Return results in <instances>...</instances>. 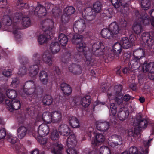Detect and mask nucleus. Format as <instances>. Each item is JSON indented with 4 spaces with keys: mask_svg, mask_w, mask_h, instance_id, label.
Segmentation results:
<instances>
[{
    "mask_svg": "<svg viewBox=\"0 0 154 154\" xmlns=\"http://www.w3.org/2000/svg\"><path fill=\"white\" fill-rule=\"evenodd\" d=\"M133 30L135 34H140L143 31L141 23H139L138 21L134 23L133 26Z\"/></svg>",
    "mask_w": 154,
    "mask_h": 154,
    "instance_id": "nucleus-33",
    "label": "nucleus"
},
{
    "mask_svg": "<svg viewBox=\"0 0 154 154\" xmlns=\"http://www.w3.org/2000/svg\"><path fill=\"white\" fill-rule=\"evenodd\" d=\"M7 96L9 98L13 99L17 96V93L16 91L13 89H8L6 93Z\"/></svg>",
    "mask_w": 154,
    "mask_h": 154,
    "instance_id": "nucleus-43",
    "label": "nucleus"
},
{
    "mask_svg": "<svg viewBox=\"0 0 154 154\" xmlns=\"http://www.w3.org/2000/svg\"><path fill=\"white\" fill-rule=\"evenodd\" d=\"M129 112L127 107H123L120 109L118 112L117 117L121 121H124L128 117Z\"/></svg>",
    "mask_w": 154,
    "mask_h": 154,
    "instance_id": "nucleus-18",
    "label": "nucleus"
},
{
    "mask_svg": "<svg viewBox=\"0 0 154 154\" xmlns=\"http://www.w3.org/2000/svg\"><path fill=\"white\" fill-rule=\"evenodd\" d=\"M143 70L145 72H154V62L149 63H144L143 66Z\"/></svg>",
    "mask_w": 154,
    "mask_h": 154,
    "instance_id": "nucleus-26",
    "label": "nucleus"
},
{
    "mask_svg": "<svg viewBox=\"0 0 154 154\" xmlns=\"http://www.w3.org/2000/svg\"><path fill=\"white\" fill-rule=\"evenodd\" d=\"M17 8L18 9H23L27 5L26 3L23 2L22 0H17Z\"/></svg>",
    "mask_w": 154,
    "mask_h": 154,
    "instance_id": "nucleus-58",
    "label": "nucleus"
},
{
    "mask_svg": "<svg viewBox=\"0 0 154 154\" xmlns=\"http://www.w3.org/2000/svg\"><path fill=\"white\" fill-rule=\"evenodd\" d=\"M53 98L51 96L49 95H45L43 100V103L45 105L49 106L52 103Z\"/></svg>",
    "mask_w": 154,
    "mask_h": 154,
    "instance_id": "nucleus-42",
    "label": "nucleus"
},
{
    "mask_svg": "<svg viewBox=\"0 0 154 154\" xmlns=\"http://www.w3.org/2000/svg\"><path fill=\"white\" fill-rule=\"evenodd\" d=\"M69 15L64 12L61 17V21L62 22L65 23L68 22L69 19Z\"/></svg>",
    "mask_w": 154,
    "mask_h": 154,
    "instance_id": "nucleus-62",
    "label": "nucleus"
},
{
    "mask_svg": "<svg viewBox=\"0 0 154 154\" xmlns=\"http://www.w3.org/2000/svg\"><path fill=\"white\" fill-rule=\"evenodd\" d=\"M75 9L72 6L66 7L65 8L64 10V12L69 15L72 14L75 12Z\"/></svg>",
    "mask_w": 154,
    "mask_h": 154,
    "instance_id": "nucleus-52",
    "label": "nucleus"
},
{
    "mask_svg": "<svg viewBox=\"0 0 154 154\" xmlns=\"http://www.w3.org/2000/svg\"><path fill=\"white\" fill-rule=\"evenodd\" d=\"M49 132L48 126L46 124H42L39 126L36 135L40 137L44 136L48 134Z\"/></svg>",
    "mask_w": 154,
    "mask_h": 154,
    "instance_id": "nucleus-17",
    "label": "nucleus"
},
{
    "mask_svg": "<svg viewBox=\"0 0 154 154\" xmlns=\"http://www.w3.org/2000/svg\"><path fill=\"white\" fill-rule=\"evenodd\" d=\"M133 55L134 60H139L142 57H144L145 54L143 49L138 48L133 51Z\"/></svg>",
    "mask_w": 154,
    "mask_h": 154,
    "instance_id": "nucleus-22",
    "label": "nucleus"
},
{
    "mask_svg": "<svg viewBox=\"0 0 154 154\" xmlns=\"http://www.w3.org/2000/svg\"><path fill=\"white\" fill-rule=\"evenodd\" d=\"M58 40L61 45L64 46L66 45L68 39L67 36L65 34L61 33L59 36Z\"/></svg>",
    "mask_w": 154,
    "mask_h": 154,
    "instance_id": "nucleus-39",
    "label": "nucleus"
},
{
    "mask_svg": "<svg viewBox=\"0 0 154 154\" xmlns=\"http://www.w3.org/2000/svg\"><path fill=\"white\" fill-rule=\"evenodd\" d=\"M39 76L42 83L43 84H46L48 80V76L47 73L44 71H41Z\"/></svg>",
    "mask_w": 154,
    "mask_h": 154,
    "instance_id": "nucleus-37",
    "label": "nucleus"
},
{
    "mask_svg": "<svg viewBox=\"0 0 154 154\" xmlns=\"http://www.w3.org/2000/svg\"><path fill=\"white\" fill-rule=\"evenodd\" d=\"M122 89V85H116L115 86L114 89V93L117 96V94L120 95L119 93H120Z\"/></svg>",
    "mask_w": 154,
    "mask_h": 154,
    "instance_id": "nucleus-57",
    "label": "nucleus"
},
{
    "mask_svg": "<svg viewBox=\"0 0 154 154\" xmlns=\"http://www.w3.org/2000/svg\"><path fill=\"white\" fill-rule=\"evenodd\" d=\"M108 142L109 146L114 147L121 145L122 143V140L120 136L115 135L109 138Z\"/></svg>",
    "mask_w": 154,
    "mask_h": 154,
    "instance_id": "nucleus-11",
    "label": "nucleus"
},
{
    "mask_svg": "<svg viewBox=\"0 0 154 154\" xmlns=\"http://www.w3.org/2000/svg\"><path fill=\"white\" fill-rule=\"evenodd\" d=\"M68 69L70 72L74 75L80 74L82 72V68L81 66L77 64H71L69 65Z\"/></svg>",
    "mask_w": 154,
    "mask_h": 154,
    "instance_id": "nucleus-15",
    "label": "nucleus"
},
{
    "mask_svg": "<svg viewBox=\"0 0 154 154\" xmlns=\"http://www.w3.org/2000/svg\"><path fill=\"white\" fill-rule=\"evenodd\" d=\"M2 73L3 75L5 76L9 77L11 75L12 71L10 69H5L2 71Z\"/></svg>",
    "mask_w": 154,
    "mask_h": 154,
    "instance_id": "nucleus-59",
    "label": "nucleus"
},
{
    "mask_svg": "<svg viewBox=\"0 0 154 154\" xmlns=\"http://www.w3.org/2000/svg\"><path fill=\"white\" fill-rule=\"evenodd\" d=\"M101 35L103 38L108 39L112 38L113 35L109 28L103 29L101 32Z\"/></svg>",
    "mask_w": 154,
    "mask_h": 154,
    "instance_id": "nucleus-32",
    "label": "nucleus"
},
{
    "mask_svg": "<svg viewBox=\"0 0 154 154\" xmlns=\"http://www.w3.org/2000/svg\"><path fill=\"white\" fill-rule=\"evenodd\" d=\"M66 58L68 60L79 62L81 61L82 57L80 56V54L72 55L68 54L66 55Z\"/></svg>",
    "mask_w": 154,
    "mask_h": 154,
    "instance_id": "nucleus-29",
    "label": "nucleus"
},
{
    "mask_svg": "<svg viewBox=\"0 0 154 154\" xmlns=\"http://www.w3.org/2000/svg\"><path fill=\"white\" fill-rule=\"evenodd\" d=\"M13 22L14 23H17L20 22L22 18L21 23L24 27H28L31 25V23L30 19L27 17H24L22 13H17L13 16Z\"/></svg>",
    "mask_w": 154,
    "mask_h": 154,
    "instance_id": "nucleus-6",
    "label": "nucleus"
},
{
    "mask_svg": "<svg viewBox=\"0 0 154 154\" xmlns=\"http://www.w3.org/2000/svg\"><path fill=\"white\" fill-rule=\"evenodd\" d=\"M93 8L95 13L99 12L101 8V3L99 1L96 2L93 5Z\"/></svg>",
    "mask_w": 154,
    "mask_h": 154,
    "instance_id": "nucleus-49",
    "label": "nucleus"
},
{
    "mask_svg": "<svg viewBox=\"0 0 154 154\" xmlns=\"http://www.w3.org/2000/svg\"><path fill=\"white\" fill-rule=\"evenodd\" d=\"M117 106L114 103H112L110 105V109L111 112L113 116H115L117 112Z\"/></svg>",
    "mask_w": 154,
    "mask_h": 154,
    "instance_id": "nucleus-55",
    "label": "nucleus"
},
{
    "mask_svg": "<svg viewBox=\"0 0 154 154\" xmlns=\"http://www.w3.org/2000/svg\"><path fill=\"white\" fill-rule=\"evenodd\" d=\"M7 137L8 141L12 144L15 143L17 141V138L13 136L11 134H8L7 135Z\"/></svg>",
    "mask_w": 154,
    "mask_h": 154,
    "instance_id": "nucleus-51",
    "label": "nucleus"
},
{
    "mask_svg": "<svg viewBox=\"0 0 154 154\" xmlns=\"http://www.w3.org/2000/svg\"><path fill=\"white\" fill-rule=\"evenodd\" d=\"M120 42L122 47L126 49L129 48L132 44L131 40L126 37L122 38L120 40Z\"/></svg>",
    "mask_w": 154,
    "mask_h": 154,
    "instance_id": "nucleus-27",
    "label": "nucleus"
},
{
    "mask_svg": "<svg viewBox=\"0 0 154 154\" xmlns=\"http://www.w3.org/2000/svg\"><path fill=\"white\" fill-rule=\"evenodd\" d=\"M43 121L45 122L49 123H51L52 120V113L49 112H46L43 113L42 114Z\"/></svg>",
    "mask_w": 154,
    "mask_h": 154,
    "instance_id": "nucleus-40",
    "label": "nucleus"
},
{
    "mask_svg": "<svg viewBox=\"0 0 154 154\" xmlns=\"http://www.w3.org/2000/svg\"><path fill=\"white\" fill-rule=\"evenodd\" d=\"M119 3L118 0L117 2H116V3L115 4V5H113L115 8H118L120 4L121 6H123L124 7H127L130 3L129 2H127L126 0H119Z\"/></svg>",
    "mask_w": 154,
    "mask_h": 154,
    "instance_id": "nucleus-44",
    "label": "nucleus"
},
{
    "mask_svg": "<svg viewBox=\"0 0 154 154\" xmlns=\"http://www.w3.org/2000/svg\"><path fill=\"white\" fill-rule=\"evenodd\" d=\"M60 88L63 93L66 95L70 94L72 90L70 86L65 83H62L61 84Z\"/></svg>",
    "mask_w": 154,
    "mask_h": 154,
    "instance_id": "nucleus-35",
    "label": "nucleus"
},
{
    "mask_svg": "<svg viewBox=\"0 0 154 154\" xmlns=\"http://www.w3.org/2000/svg\"><path fill=\"white\" fill-rule=\"evenodd\" d=\"M39 56V59L40 60L41 59L44 63L48 65L49 66H51L52 65V60L50 54L48 51H45L41 55Z\"/></svg>",
    "mask_w": 154,
    "mask_h": 154,
    "instance_id": "nucleus-20",
    "label": "nucleus"
},
{
    "mask_svg": "<svg viewBox=\"0 0 154 154\" xmlns=\"http://www.w3.org/2000/svg\"><path fill=\"white\" fill-rule=\"evenodd\" d=\"M149 14L152 18L150 20L151 25L154 27V9L151 10L149 12Z\"/></svg>",
    "mask_w": 154,
    "mask_h": 154,
    "instance_id": "nucleus-64",
    "label": "nucleus"
},
{
    "mask_svg": "<svg viewBox=\"0 0 154 154\" xmlns=\"http://www.w3.org/2000/svg\"><path fill=\"white\" fill-rule=\"evenodd\" d=\"M97 129L103 132L107 131L109 127V123L107 122H97L96 123Z\"/></svg>",
    "mask_w": 154,
    "mask_h": 154,
    "instance_id": "nucleus-21",
    "label": "nucleus"
},
{
    "mask_svg": "<svg viewBox=\"0 0 154 154\" xmlns=\"http://www.w3.org/2000/svg\"><path fill=\"white\" fill-rule=\"evenodd\" d=\"M129 154H139L140 151L137 147L132 146L129 148Z\"/></svg>",
    "mask_w": 154,
    "mask_h": 154,
    "instance_id": "nucleus-53",
    "label": "nucleus"
},
{
    "mask_svg": "<svg viewBox=\"0 0 154 154\" xmlns=\"http://www.w3.org/2000/svg\"><path fill=\"white\" fill-rule=\"evenodd\" d=\"M3 22L5 25L9 26L11 24L12 21L10 17L5 15L3 17Z\"/></svg>",
    "mask_w": 154,
    "mask_h": 154,
    "instance_id": "nucleus-48",
    "label": "nucleus"
},
{
    "mask_svg": "<svg viewBox=\"0 0 154 154\" xmlns=\"http://www.w3.org/2000/svg\"><path fill=\"white\" fill-rule=\"evenodd\" d=\"M122 46L121 44L116 42L114 44L112 47V51L114 54L118 56L121 53L122 49Z\"/></svg>",
    "mask_w": 154,
    "mask_h": 154,
    "instance_id": "nucleus-34",
    "label": "nucleus"
},
{
    "mask_svg": "<svg viewBox=\"0 0 154 154\" xmlns=\"http://www.w3.org/2000/svg\"><path fill=\"white\" fill-rule=\"evenodd\" d=\"M57 131L60 135L65 136H68L72 132L70 128L65 124L60 125L57 128Z\"/></svg>",
    "mask_w": 154,
    "mask_h": 154,
    "instance_id": "nucleus-12",
    "label": "nucleus"
},
{
    "mask_svg": "<svg viewBox=\"0 0 154 154\" xmlns=\"http://www.w3.org/2000/svg\"><path fill=\"white\" fill-rule=\"evenodd\" d=\"M83 37L82 35L76 34L74 35L72 39V42L73 44L77 45L82 41Z\"/></svg>",
    "mask_w": 154,
    "mask_h": 154,
    "instance_id": "nucleus-41",
    "label": "nucleus"
},
{
    "mask_svg": "<svg viewBox=\"0 0 154 154\" xmlns=\"http://www.w3.org/2000/svg\"><path fill=\"white\" fill-rule=\"evenodd\" d=\"M140 18L139 19L138 22L142 21V23L144 25H146L149 24V17L147 14H144L140 15Z\"/></svg>",
    "mask_w": 154,
    "mask_h": 154,
    "instance_id": "nucleus-45",
    "label": "nucleus"
},
{
    "mask_svg": "<svg viewBox=\"0 0 154 154\" xmlns=\"http://www.w3.org/2000/svg\"><path fill=\"white\" fill-rule=\"evenodd\" d=\"M77 143L76 138L73 134H71L68 137L67 140V144L68 147L75 146Z\"/></svg>",
    "mask_w": 154,
    "mask_h": 154,
    "instance_id": "nucleus-24",
    "label": "nucleus"
},
{
    "mask_svg": "<svg viewBox=\"0 0 154 154\" xmlns=\"http://www.w3.org/2000/svg\"><path fill=\"white\" fill-rule=\"evenodd\" d=\"M128 135L130 137H133L134 138L136 136H138V137H140V133L139 134H136L134 133V129H129L127 131Z\"/></svg>",
    "mask_w": 154,
    "mask_h": 154,
    "instance_id": "nucleus-56",
    "label": "nucleus"
},
{
    "mask_svg": "<svg viewBox=\"0 0 154 154\" xmlns=\"http://www.w3.org/2000/svg\"><path fill=\"white\" fill-rule=\"evenodd\" d=\"M40 58L39 55L38 53L34 54L32 56V60L35 64L30 65L28 67V73L31 77L35 76L38 72V65L40 63Z\"/></svg>",
    "mask_w": 154,
    "mask_h": 154,
    "instance_id": "nucleus-4",
    "label": "nucleus"
},
{
    "mask_svg": "<svg viewBox=\"0 0 154 154\" xmlns=\"http://www.w3.org/2000/svg\"><path fill=\"white\" fill-rule=\"evenodd\" d=\"M27 73H28V69H27L26 68L23 66H22L20 68L18 72V74L21 76H23Z\"/></svg>",
    "mask_w": 154,
    "mask_h": 154,
    "instance_id": "nucleus-50",
    "label": "nucleus"
},
{
    "mask_svg": "<svg viewBox=\"0 0 154 154\" xmlns=\"http://www.w3.org/2000/svg\"><path fill=\"white\" fill-rule=\"evenodd\" d=\"M150 140H148L147 141H145L144 142V144L145 146V150H143L142 152L144 154H147L148 152V147L149 146V144L150 143Z\"/></svg>",
    "mask_w": 154,
    "mask_h": 154,
    "instance_id": "nucleus-63",
    "label": "nucleus"
},
{
    "mask_svg": "<svg viewBox=\"0 0 154 154\" xmlns=\"http://www.w3.org/2000/svg\"><path fill=\"white\" fill-rule=\"evenodd\" d=\"M104 48V46L101 42H97L94 43L92 45V53H91L92 58L94 60L92 57V54L96 56H99L102 54Z\"/></svg>",
    "mask_w": 154,
    "mask_h": 154,
    "instance_id": "nucleus-7",
    "label": "nucleus"
},
{
    "mask_svg": "<svg viewBox=\"0 0 154 154\" xmlns=\"http://www.w3.org/2000/svg\"><path fill=\"white\" fill-rule=\"evenodd\" d=\"M35 82L32 80L26 81L24 85L23 91L27 94H32L35 92Z\"/></svg>",
    "mask_w": 154,
    "mask_h": 154,
    "instance_id": "nucleus-10",
    "label": "nucleus"
},
{
    "mask_svg": "<svg viewBox=\"0 0 154 154\" xmlns=\"http://www.w3.org/2000/svg\"><path fill=\"white\" fill-rule=\"evenodd\" d=\"M95 13L92 8L89 7L87 8L82 12V16L85 19L88 21H91L94 19Z\"/></svg>",
    "mask_w": 154,
    "mask_h": 154,
    "instance_id": "nucleus-14",
    "label": "nucleus"
},
{
    "mask_svg": "<svg viewBox=\"0 0 154 154\" xmlns=\"http://www.w3.org/2000/svg\"><path fill=\"white\" fill-rule=\"evenodd\" d=\"M69 123L70 125L73 128H77L79 126L78 119L75 117H71L69 118Z\"/></svg>",
    "mask_w": 154,
    "mask_h": 154,
    "instance_id": "nucleus-36",
    "label": "nucleus"
},
{
    "mask_svg": "<svg viewBox=\"0 0 154 154\" xmlns=\"http://www.w3.org/2000/svg\"><path fill=\"white\" fill-rule=\"evenodd\" d=\"M151 0H142L141 2V8L144 10L149 9L150 5Z\"/></svg>",
    "mask_w": 154,
    "mask_h": 154,
    "instance_id": "nucleus-46",
    "label": "nucleus"
},
{
    "mask_svg": "<svg viewBox=\"0 0 154 154\" xmlns=\"http://www.w3.org/2000/svg\"><path fill=\"white\" fill-rule=\"evenodd\" d=\"M148 121L146 119H143L140 115H138L134 119L133 123L134 126V133L136 134H139L140 131L146 128L148 125Z\"/></svg>",
    "mask_w": 154,
    "mask_h": 154,
    "instance_id": "nucleus-5",
    "label": "nucleus"
},
{
    "mask_svg": "<svg viewBox=\"0 0 154 154\" xmlns=\"http://www.w3.org/2000/svg\"><path fill=\"white\" fill-rule=\"evenodd\" d=\"M39 143L42 145H45L44 147L48 149H51V152L54 154H60V151L63 148V146L60 143L56 142L55 143H51L47 142V139L45 138H41L39 140Z\"/></svg>",
    "mask_w": 154,
    "mask_h": 154,
    "instance_id": "nucleus-2",
    "label": "nucleus"
},
{
    "mask_svg": "<svg viewBox=\"0 0 154 154\" xmlns=\"http://www.w3.org/2000/svg\"><path fill=\"white\" fill-rule=\"evenodd\" d=\"M96 154H111L110 149L107 146H102L98 148L95 149Z\"/></svg>",
    "mask_w": 154,
    "mask_h": 154,
    "instance_id": "nucleus-25",
    "label": "nucleus"
},
{
    "mask_svg": "<svg viewBox=\"0 0 154 154\" xmlns=\"http://www.w3.org/2000/svg\"><path fill=\"white\" fill-rule=\"evenodd\" d=\"M12 32L15 35V37L17 40V41H19L21 38V36L20 33L18 31V30L16 27H15L13 29Z\"/></svg>",
    "mask_w": 154,
    "mask_h": 154,
    "instance_id": "nucleus-54",
    "label": "nucleus"
},
{
    "mask_svg": "<svg viewBox=\"0 0 154 154\" xmlns=\"http://www.w3.org/2000/svg\"><path fill=\"white\" fill-rule=\"evenodd\" d=\"M50 49L52 54L57 53L59 51V45L57 42H52L50 45Z\"/></svg>",
    "mask_w": 154,
    "mask_h": 154,
    "instance_id": "nucleus-38",
    "label": "nucleus"
},
{
    "mask_svg": "<svg viewBox=\"0 0 154 154\" xmlns=\"http://www.w3.org/2000/svg\"><path fill=\"white\" fill-rule=\"evenodd\" d=\"M41 25L43 30L46 32L45 34L40 35L38 38V41L40 45L45 43L51 36L55 32L53 22L50 20H43Z\"/></svg>",
    "mask_w": 154,
    "mask_h": 154,
    "instance_id": "nucleus-1",
    "label": "nucleus"
},
{
    "mask_svg": "<svg viewBox=\"0 0 154 154\" xmlns=\"http://www.w3.org/2000/svg\"><path fill=\"white\" fill-rule=\"evenodd\" d=\"M109 29L113 35L119 33L120 30L119 25L116 22L112 23L109 25Z\"/></svg>",
    "mask_w": 154,
    "mask_h": 154,
    "instance_id": "nucleus-28",
    "label": "nucleus"
},
{
    "mask_svg": "<svg viewBox=\"0 0 154 154\" xmlns=\"http://www.w3.org/2000/svg\"><path fill=\"white\" fill-rule=\"evenodd\" d=\"M139 60H132L130 64H131V67L129 66V68H131V71H133L135 70L140 67V65L138 64V62Z\"/></svg>",
    "mask_w": 154,
    "mask_h": 154,
    "instance_id": "nucleus-47",
    "label": "nucleus"
},
{
    "mask_svg": "<svg viewBox=\"0 0 154 154\" xmlns=\"http://www.w3.org/2000/svg\"><path fill=\"white\" fill-rule=\"evenodd\" d=\"M27 133L26 128L23 126L19 127L17 130V135L18 138L22 139L26 136Z\"/></svg>",
    "mask_w": 154,
    "mask_h": 154,
    "instance_id": "nucleus-23",
    "label": "nucleus"
},
{
    "mask_svg": "<svg viewBox=\"0 0 154 154\" xmlns=\"http://www.w3.org/2000/svg\"><path fill=\"white\" fill-rule=\"evenodd\" d=\"M142 39L145 45L149 47H152L154 42V37L151 36L149 33H144L141 36Z\"/></svg>",
    "mask_w": 154,
    "mask_h": 154,
    "instance_id": "nucleus-13",
    "label": "nucleus"
},
{
    "mask_svg": "<svg viewBox=\"0 0 154 154\" xmlns=\"http://www.w3.org/2000/svg\"><path fill=\"white\" fill-rule=\"evenodd\" d=\"M91 101L90 96L87 95L81 99L80 104L83 107H86L90 105Z\"/></svg>",
    "mask_w": 154,
    "mask_h": 154,
    "instance_id": "nucleus-31",
    "label": "nucleus"
},
{
    "mask_svg": "<svg viewBox=\"0 0 154 154\" xmlns=\"http://www.w3.org/2000/svg\"><path fill=\"white\" fill-rule=\"evenodd\" d=\"M5 102L8 109L10 112H13L20 108V102L18 100H14L11 102L9 100L5 99Z\"/></svg>",
    "mask_w": 154,
    "mask_h": 154,
    "instance_id": "nucleus-8",
    "label": "nucleus"
},
{
    "mask_svg": "<svg viewBox=\"0 0 154 154\" xmlns=\"http://www.w3.org/2000/svg\"><path fill=\"white\" fill-rule=\"evenodd\" d=\"M32 11H34L35 14L39 17L45 16L47 14L45 8L41 5H38L35 9L34 8Z\"/></svg>",
    "mask_w": 154,
    "mask_h": 154,
    "instance_id": "nucleus-19",
    "label": "nucleus"
},
{
    "mask_svg": "<svg viewBox=\"0 0 154 154\" xmlns=\"http://www.w3.org/2000/svg\"><path fill=\"white\" fill-rule=\"evenodd\" d=\"M105 139V138L103 134L100 133L97 134L95 138L92 139L91 141V146L94 149H97L99 146L98 143L103 142Z\"/></svg>",
    "mask_w": 154,
    "mask_h": 154,
    "instance_id": "nucleus-16",
    "label": "nucleus"
},
{
    "mask_svg": "<svg viewBox=\"0 0 154 154\" xmlns=\"http://www.w3.org/2000/svg\"><path fill=\"white\" fill-rule=\"evenodd\" d=\"M76 47L79 51L83 52V59L85 63L88 65H92L94 60L92 58L91 51H85L86 49L85 43L82 41L77 45Z\"/></svg>",
    "mask_w": 154,
    "mask_h": 154,
    "instance_id": "nucleus-3",
    "label": "nucleus"
},
{
    "mask_svg": "<svg viewBox=\"0 0 154 154\" xmlns=\"http://www.w3.org/2000/svg\"><path fill=\"white\" fill-rule=\"evenodd\" d=\"M86 26L85 21L80 18L74 23L73 27V30L76 33H81L84 31Z\"/></svg>",
    "mask_w": 154,
    "mask_h": 154,
    "instance_id": "nucleus-9",
    "label": "nucleus"
},
{
    "mask_svg": "<svg viewBox=\"0 0 154 154\" xmlns=\"http://www.w3.org/2000/svg\"><path fill=\"white\" fill-rule=\"evenodd\" d=\"M74 146L68 147V149L66 150L68 154H77V152L73 148Z\"/></svg>",
    "mask_w": 154,
    "mask_h": 154,
    "instance_id": "nucleus-61",
    "label": "nucleus"
},
{
    "mask_svg": "<svg viewBox=\"0 0 154 154\" xmlns=\"http://www.w3.org/2000/svg\"><path fill=\"white\" fill-rule=\"evenodd\" d=\"M52 120L54 122H60L62 118L61 113L58 111H54L52 112Z\"/></svg>",
    "mask_w": 154,
    "mask_h": 154,
    "instance_id": "nucleus-30",
    "label": "nucleus"
},
{
    "mask_svg": "<svg viewBox=\"0 0 154 154\" xmlns=\"http://www.w3.org/2000/svg\"><path fill=\"white\" fill-rule=\"evenodd\" d=\"M59 135L57 131L54 130L52 133L51 135V138L52 140H57L58 139Z\"/></svg>",
    "mask_w": 154,
    "mask_h": 154,
    "instance_id": "nucleus-60",
    "label": "nucleus"
}]
</instances>
